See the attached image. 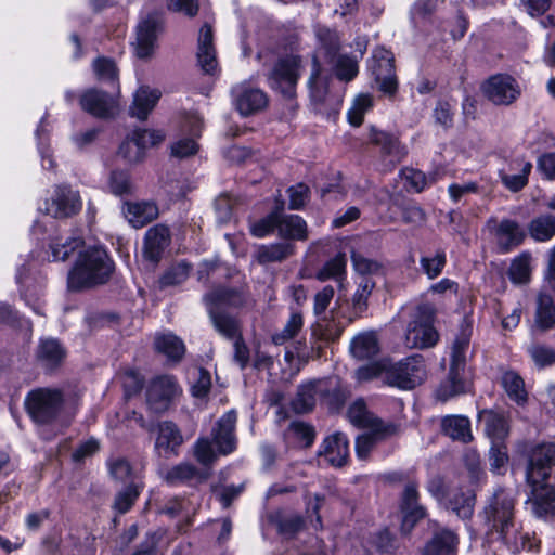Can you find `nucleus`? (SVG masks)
Returning a JSON list of instances; mask_svg holds the SVG:
<instances>
[{
  "instance_id": "obj_33",
  "label": "nucleus",
  "mask_w": 555,
  "mask_h": 555,
  "mask_svg": "<svg viewBox=\"0 0 555 555\" xmlns=\"http://www.w3.org/2000/svg\"><path fill=\"white\" fill-rule=\"evenodd\" d=\"M159 98L160 93L157 90H152L149 87L139 88L133 95V102L130 106V115L140 120H145L155 107Z\"/></svg>"
},
{
  "instance_id": "obj_2",
  "label": "nucleus",
  "mask_w": 555,
  "mask_h": 555,
  "mask_svg": "<svg viewBox=\"0 0 555 555\" xmlns=\"http://www.w3.org/2000/svg\"><path fill=\"white\" fill-rule=\"evenodd\" d=\"M114 263L102 248H87L79 254L75 267L68 273V287L72 291L92 287L107 282Z\"/></svg>"
},
{
  "instance_id": "obj_16",
  "label": "nucleus",
  "mask_w": 555,
  "mask_h": 555,
  "mask_svg": "<svg viewBox=\"0 0 555 555\" xmlns=\"http://www.w3.org/2000/svg\"><path fill=\"white\" fill-rule=\"evenodd\" d=\"M236 412L234 410L228 411L217 421L211 430L212 442L221 455H228L236 449Z\"/></svg>"
},
{
  "instance_id": "obj_12",
  "label": "nucleus",
  "mask_w": 555,
  "mask_h": 555,
  "mask_svg": "<svg viewBox=\"0 0 555 555\" xmlns=\"http://www.w3.org/2000/svg\"><path fill=\"white\" fill-rule=\"evenodd\" d=\"M487 229L495 237L496 245L503 253L516 248L526 237V233L520 224L512 219L498 221L495 217H491L487 221Z\"/></svg>"
},
{
  "instance_id": "obj_59",
  "label": "nucleus",
  "mask_w": 555,
  "mask_h": 555,
  "mask_svg": "<svg viewBox=\"0 0 555 555\" xmlns=\"http://www.w3.org/2000/svg\"><path fill=\"white\" fill-rule=\"evenodd\" d=\"M374 414L371 413L363 400L354 401L348 409V418L357 427L365 428Z\"/></svg>"
},
{
  "instance_id": "obj_57",
  "label": "nucleus",
  "mask_w": 555,
  "mask_h": 555,
  "mask_svg": "<svg viewBox=\"0 0 555 555\" xmlns=\"http://www.w3.org/2000/svg\"><path fill=\"white\" fill-rule=\"evenodd\" d=\"M371 106L372 98L370 95H358L348 111V121L352 126L359 127L363 122L364 114L371 108Z\"/></svg>"
},
{
  "instance_id": "obj_23",
  "label": "nucleus",
  "mask_w": 555,
  "mask_h": 555,
  "mask_svg": "<svg viewBox=\"0 0 555 555\" xmlns=\"http://www.w3.org/2000/svg\"><path fill=\"white\" fill-rule=\"evenodd\" d=\"M208 477V470H201L195 465L188 462L179 463L162 475L163 480L170 486H178L191 481L204 482Z\"/></svg>"
},
{
  "instance_id": "obj_43",
  "label": "nucleus",
  "mask_w": 555,
  "mask_h": 555,
  "mask_svg": "<svg viewBox=\"0 0 555 555\" xmlns=\"http://www.w3.org/2000/svg\"><path fill=\"white\" fill-rule=\"evenodd\" d=\"M317 38L320 42V48L315 54L319 59V54H324L328 61H333L338 54L339 50V38L336 31L324 27L318 26L315 29Z\"/></svg>"
},
{
  "instance_id": "obj_35",
  "label": "nucleus",
  "mask_w": 555,
  "mask_h": 555,
  "mask_svg": "<svg viewBox=\"0 0 555 555\" xmlns=\"http://www.w3.org/2000/svg\"><path fill=\"white\" fill-rule=\"evenodd\" d=\"M442 433L453 440L462 442H470L473 435L470 430V422L462 415L446 416L441 421Z\"/></svg>"
},
{
  "instance_id": "obj_52",
  "label": "nucleus",
  "mask_w": 555,
  "mask_h": 555,
  "mask_svg": "<svg viewBox=\"0 0 555 555\" xmlns=\"http://www.w3.org/2000/svg\"><path fill=\"white\" fill-rule=\"evenodd\" d=\"M530 274V256L528 254H522L512 261L508 275L515 284L528 283Z\"/></svg>"
},
{
  "instance_id": "obj_30",
  "label": "nucleus",
  "mask_w": 555,
  "mask_h": 555,
  "mask_svg": "<svg viewBox=\"0 0 555 555\" xmlns=\"http://www.w3.org/2000/svg\"><path fill=\"white\" fill-rule=\"evenodd\" d=\"M66 356L63 346L56 339H42L37 349V360L46 370H54L62 364Z\"/></svg>"
},
{
  "instance_id": "obj_50",
  "label": "nucleus",
  "mask_w": 555,
  "mask_h": 555,
  "mask_svg": "<svg viewBox=\"0 0 555 555\" xmlns=\"http://www.w3.org/2000/svg\"><path fill=\"white\" fill-rule=\"evenodd\" d=\"M334 66L336 77L343 81L352 80L358 74V62L348 55L337 54L333 61H328Z\"/></svg>"
},
{
  "instance_id": "obj_19",
  "label": "nucleus",
  "mask_w": 555,
  "mask_h": 555,
  "mask_svg": "<svg viewBox=\"0 0 555 555\" xmlns=\"http://www.w3.org/2000/svg\"><path fill=\"white\" fill-rule=\"evenodd\" d=\"M155 449L165 457L178 455V449L183 443V436L178 426L170 422L164 421L156 426Z\"/></svg>"
},
{
  "instance_id": "obj_27",
  "label": "nucleus",
  "mask_w": 555,
  "mask_h": 555,
  "mask_svg": "<svg viewBox=\"0 0 555 555\" xmlns=\"http://www.w3.org/2000/svg\"><path fill=\"white\" fill-rule=\"evenodd\" d=\"M322 454L331 465L344 466L349 455L347 437L340 433L327 437L323 442Z\"/></svg>"
},
{
  "instance_id": "obj_41",
  "label": "nucleus",
  "mask_w": 555,
  "mask_h": 555,
  "mask_svg": "<svg viewBox=\"0 0 555 555\" xmlns=\"http://www.w3.org/2000/svg\"><path fill=\"white\" fill-rule=\"evenodd\" d=\"M528 232L537 242L550 241L555 235V216L542 215L533 218L528 224Z\"/></svg>"
},
{
  "instance_id": "obj_42",
  "label": "nucleus",
  "mask_w": 555,
  "mask_h": 555,
  "mask_svg": "<svg viewBox=\"0 0 555 555\" xmlns=\"http://www.w3.org/2000/svg\"><path fill=\"white\" fill-rule=\"evenodd\" d=\"M501 382L509 399L518 404H525L527 402L528 395L525 389L524 379L519 374L514 371H507L503 373Z\"/></svg>"
},
{
  "instance_id": "obj_47",
  "label": "nucleus",
  "mask_w": 555,
  "mask_h": 555,
  "mask_svg": "<svg viewBox=\"0 0 555 555\" xmlns=\"http://www.w3.org/2000/svg\"><path fill=\"white\" fill-rule=\"evenodd\" d=\"M341 330L332 331L330 328H325L322 325L318 324L312 327L311 332V352L313 358H320L322 356V351L324 346L334 341L339 337Z\"/></svg>"
},
{
  "instance_id": "obj_49",
  "label": "nucleus",
  "mask_w": 555,
  "mask_h": 555,
  "mask_svg": "<svg viewBox=\"0 0 555 555\" xmlns=\"http://www.w3.org/2000/svg\"><path fill=\"white\" fill-rule=\"evenodd\" d=\"M375 287V282L369 278H364L358 285L352 297V315L359 318L367 309V300Z\"/></svg>"
},
{
  "instance_id": "obj_11",
  "label": "nucleus",
  "mask_w": 555,
  "mask_h": 555,
  "mask_svg": "<svg viewBox=\"0 0 555 555\" xmlns=\"http://www.w3.org/2000/svg\"><path fill=\"white\" fill-rule=\"evenodd\" d=\"M482 92L495 105H509L520 95V88L512 76L498 74L482 85Z\"/></svg>"
},
{
  "instance_id": "obj_4",
  "label": "nucleus",
  "mask_w": 555,
  "mask_h": 555,
  "mask_svg": "<svg viewBox=\"0 0 555 555\" xmlns=\"http://www.w3.org/2000/svg\"><path fill=\"white\" fill-rule=\"evenodd\" d=\"M63 401L61 390L38 388L27 395L25 405L28 414L36 423L49 424L57 416Z\"/></svg>"
},
{
  "instance_id": "obj_29",
  "label": "nucleus",
  "mask_w": 555,
  "mask_h": 555,
  "mask_svg": "<svg viewBox=\"0 0 555 555\" xmlns=\"http://www.w3.org/2000/svg\"><path fill=\"white\" fill-rule=\"evenodd\" d=\"M457 537L450 530L436 532L421 551V555H456Z\"/></svg>"
},
{
  "instance_id": "obj_55",
  "label": "nucleus",
  "mask_w": 555,
  "mask_h": 555,
  "mask_svg": "<svg viewBox=\"0 0 555 555\" xmlns=\"http://www.w3.org/2000/svg\"><path fill=\"white\" fill-rule=\"evenodd\" d=\"M119 155L130 164H138L145 157V153L139 145L134 135L129 134L119 146Z\"/></svg>"
},
{
  "instance_id": "obj_63",
  "label": "nucleus",
  "mask_w": 555,
  "mask_h": 555,
  "mask_svg": "<svg viewBox=\"0 0 555 555\" xmlns=\"http://www.w3.org/2000/svg\"><path fill=\"white\" fill-rule=\"evenodd\" d=\"M388 369V363L376 362L369 365L359 367L356 371V377L359 382H369L376 377H382L385 382V371Z\"/></svg>"
},
{
  "instance_id": "obj_18",
  "label": "nucleus",
  "mask_w": 555,
  "mask_h": 555,
  "mask_svg": "<svg viewBox=\"0 0 555 555\" xmlns=\"http://www.w3.org/2000/svg\"><path fill=\"white\" fill-rule=\"evenodd\" d=\"M417 485L410 481L404 487L400 505L403 514L402 531L405 533H409L415 524L426 515L425 508L417 503Z\"/></svg>"
},
{
  "instance_id": "obj_7",
  "label": "nucleus",
  "mask_w": 555,
  "mask_h": 555,
  "mask_svg": "<svg viewBox=\"0 0 555 555\" xmlns=\"http://www.w3.org/2000/svg\"><path fill=\"white\" fill-rule=\"evenodd\" d=\"M525 452L528 459L527 481L532 485L545 481L555 465V444L552 442L539 443L528 448Z\"/></svg>"
},
{
  "instance_id": "obj_37",
  "label": "nucleus",
  "mask_w": 555,
  "mask_h": 555,
  "mask_svg": "<svg viewBox=\"0 0 555 555\" xmlns=\"http://www.w3.org/2000/svg\"><path fill=\"white\" fill-rule=\"evenodd\" d=\"M483 422L487 435L493 439H504L509 431L507 417L493 410H483L478 415Z\"/></svg>"
},
{
  "instance_id": "obj_3",
  "label": "nucleus",
  "mask_w": 555,
  "mask_h": 555,
  "mask_svg": "<svg viewBox=\"0 0 555 555\" xmlns=\"http://www.w3.org/2000/svg\"><path fill=\"white\" fill-rule=\"evenodd\" d=\"M436 309L430 305L417 307L413 320L409 323L404 344L409 348L425 349L434 347L439 334L434 327Z\"/></svg>"
},
{
  "instance_id": "obj_58",
  "label": "nucleus",
  "mask_w": 555,
  "mask_h": 555,
  "mask_svg": "<svg viewBox=\"0 0 555 555\" xmlns=\"http://www.w3.org/2000/svg\"><path fill=\"white\" fill-rule=\"evenodd\" d=\"M190 273V266L186 262H180L168 269L159 279L162 287L175 286L184 282Z\"/></svg>"
},
{
  "instance_id": "obj_28",
  "label": "nucleus",
  "mask_w": 555,
  "mask_h": 555,
  "mask_svg": "<svg viewBox=\"0 0 555 555\" xmlns=\"http://www.w3.org/2000/svg\"><path fill=\"white\" fill-rule=\"evenodd\" d=\"M369 140L372 144L379 146L385 156L391 157V162L399 163L406 155L405 147L388 132L371 128Z\"/></svg>"
},
{
  "instance_id": "obj_39",
  "label": "nucleus",
  "mask_w": 555,
  "mask_h": 555,
  "mask_svg": "<svg viewBox=\"0 0 555 555\" xmlns=\"http://www.w3.org/2000/svg\"><path fill=\"white\" fill-rule=\"evenodd\" d=\"M295 246L292 243H274L262 245L256 251V259L260 264L281 262L294 254Z\"/></svg>"
},
{
  "instance_id": "obj_36",
  "label": "nucleus",
  "mask_w": 555,
  "mask_h": 555,
  "mask_svg": "<svg viewBox=\"0 0 555 555\" xmlns=\"http://www.w3.org/2000/svg\"><path fill=\"white\" fill-rule=\"evenodd\" d=\"M472 328L468 324L462 325L460 333L456 335L451 350L450 369L464 371L466 365V356L469 348Z\"/></svg>"
},
{
  "instance_id": "obj_62",
  "label": "nucleus",
  "mask_w": 555,
  "mask_h": 555,
  "mask_svg": "<svg viewBox=\"0 0 555 555\" xmlns=\"http://www.w3.org/2000/svg\"><path fill=\"white\" fill-rule=\"evenodd\" d=\"M132 134L144 153H146L147 149L158 145L165 139V134L160 130L135 129L132 131Z\"/></svg>"
},
{
  "instance_id": "obj_34",
  "label": "nucleus",
  "mask_w": 555,
  "mask_h": 555,
  "mask_svg": "<svg viewBox=\"0 0 555 555\" xmlns=\"http://www.w3.org/2000/svg\"><path fill=\"white\" fill-rule=\"evenodd\" d=\"M207 311L215 330L227 339H234L242 334L240 322L224 310L212 306Z\"/></svg>"
},
{
  "instance_id": "obj_48",
  "label": "nucleus",
  "mask_w": 555,
  "mask_h": 555,
  "mask_svg": "<svg viewBox=\"0 0 555 555\" xmlns=\"http://www.w3.org/2000/svg\"><path fill=\"white\" fill-rule=\"evenodd\" d=\"M304 319L301 312H293L287 320L285 326L272 335L271 339L274 345L281 346L293 339L301 331Z\"/></svg>"
},
{
  "instance_id": "obj_25",
  "label": "nucleus",
  "mask_w": 555,
  "mask_h": 555,
  "mask_svg": "<svg viewBox=\"0 0 555 555\" xmlns=\"http://www.w3.org/2000/svg\"><path fill=\"white\" fill-rule=\"evenodd\" d=\"M278 235L286 240L306 241L308 228L306 221L298 215H286L278 209Z\"/></svg>"
},
{
  "instance_id": "obj_1",
  "label": "nucleus",
  "mask_w": 555,
  "mask_h": 555,
  "mask_svg": "<svg viewBox=\"0 0 555 555\" xmlns=\"http://www.w3.org/2000/svg\"><path fill=\"white\" fill-rule=\"evenodd\" d=\"M483 516L489 531L496 532L514 552L524 546V538L519 541L515 528V498L511 491L496 489L483 508Z\"/></svg>"
},
{
  "instance_id": "obj_54",
  "label": "nucleus",
  "mask_w": 555,
  "mask_h": 555,
  "mask_svg": "<svg viewBox=\"0 0 555 555\" xmlns=\"http://www.w3.org/2000/svg\"><path fill=\"white\" fill-rule=\"evenodd\" d=\"M447 256L443 250H437L433 257H422L420 264L428 279L433 280L439 276L446 267Z\"/></svg>"
},
{
  "instance_id": "obj_56",
  "label": "nucleus",
  "mask_w": 555,
  "mask_h": 555,
  "mask_svg": "<svg viewBox=\"0 0 555 555\" xmlns=\"http://www.w3.org/2000/svg\"><path fill=\"white\" fill-rule=\"evenodd\" d=\"M108 186L111 192L117 196L130 195L133 192L130 176L122 170H114L111 173Z\"/></svg>"
},
{
  "instance_id": "obj_22",
  "label": "nucleus",
  "mask_w": 555,
  "mask_h": 555,
  "mask_svg": "<svg viewBox=\"0 0 555 555\" xmlns=\"http://www.w3.org/2000/svg\"><path fill=\"white\" fill-rule=\"evenodd\" d=\"M247 295L243 289L231 288V287H217L204 296L206 308L212 306L217 309L223 310V308H241L247 304Z\"/></svg>"
},
{
  "instance_id": "obj_6",
  "label": "nucleus",
  "mask_w": 555,
  "mask_h": 555,
  "mask_svg": "<svg viewBox=\"0 0 555 555\" xmlns=\"http://www.w3.org/2000/svg\"><path fill=\"white\" fill-rule=\"evenodd\" d=\"M301 59L298 55H285L276 61L270 75V86L286 98H294L300 77Z\"/></svg>"
},
{
  "instance_id": "obj_10",
  "label": "nucleus",
  "mask_w": 555,
  "mask_h": 555,
  "mask_svg": "<svg viewBox=\"0 0 555 555\" xmlns=\"http://www.w3.org/2000/svg\"><path fill=\"white\" fill-rule=\"evenodd\" d=\"M179 393L180 388L176 378L171 375H162L150 382L146 401L153 411L164 412Z\"/></svg>"
},
{
  "instance_id": "obj_60",
  "label": "nucleus",
  "mask_w": 555,
  "mask_h": 555,
  "mask_svg": "<svg viewBox=\"0 0 555 555\" xmlns=\"http://www.w3.org/2000/svg\"><path fill=\"white\" fill-rule=\"evenodd\" d=\"M139 494L140 491L137 486H127L124 490L116 494L114 508L120 514L127 513L138 499Z\"/></svg>"
},
{
  "instance_id": "obj_13",
  "label": "nucleus",
  "mask_w": 555,
  "mask_h": 555,
  "mask_svg": "<svg viewBox=\"0 0 555 555\" xmlns=\"http://www.w3.org/2000/svg\"><path fill=\"white\" fill-rule=\"evenodd\" d=\"M171 236L169 228L164 224L151 227L144 234L142 257L147 266L154 269L170 245Z\"/></svg>"
},
{
  "instance_id": "obj_17",
  "label": "nucleus",
  "mask_w": 555,
  "mask_h": 555,
  "mask_svg": "<svg viewBox=\"0 0 555 555\" xmlns=\"http://www.w3.org/2000/svg\"><path fill=\"white\" fill-rule=\"evenodd\" d=\"M310 96L312 102L318 106L319 111H323V106H328L335 111L340 105L338 96H332L327 90V78L321 76V65L317 55L312 59L311 75L308 80Z\"/></svg>"
},
{
  "instance_id": "obj_51",
  "label": "nucleus",
  "mask_w": 555,
  "mask_h": 555,
  "mask_svg": "<svg viewBox=\"0 0 555 555\" xmlns=\"http://www.w3.org/2000/svg\"><path fill=\"white\" fill-rule=\"evenodd\" d=\"M193 455L199 464L207 467L212 465L220 454L217 449H214L209 438L202 437L193 447Z\"/></svg>"
},
{
  "instance_id": "obj_45",
  "label": "nucleus",
  "mask_w": 555,
  "mask_h": 555,
  "mask_svg": "<svg viewBox=\"0 0 555 555\" xmlns=\"http://www.w3.org/2000/svg\"><path fill=\"white\" fill-rule=\"evenodd\" d=\"M365 428L369 429L367 434L378 442L386 441L399 435L401 430L400 424L391 421H384L376 415L373 416Z\"/></svg>"
},
{
  "instance_id": "obj_26",
  "label": "nucleus",
  "mask_w": 555,
  "mask_h": 555,
  "mask_svg": "<svg viewBox=\"0 0 555 555\" xmlns=\"http://www.w3.org/2000/svg\"><path fill=\"white\" fill-rule=\"evenodd\" d=\"M124 215L133 228L140 229L158 217V208L152 202H128Z\"/></svg>"
},
{
  "instance_id": "obj_53",
  "label": "nucleus",
  "mask_w": 555,
  "mask_h": 555,
  "mask_svg": "<svg viewBox=\"0 0 555 555\" xmlns=\"http://www.w3.org/2000/svg\"><path fill=\"white\" fill-rule=\"evenodd\" d=\"M346 255L338 254L330 259L324 267L317 273V279L326 281L328 279H341L346 271Z\"/></svg>"
},
{
  "instance_id": "obj_21",
  "label": "nucleus",
  "mask_w": 555,
  "mask_h": 555,
  "mask_svg": "<svg viewBox=\"0 0 555 555\" xmlns=\"http://www.w3.org/2000/svg\"><path fill=\"white\" fill-rule=\"evenodd\" d=\"M212 29L208 24L203 25L198 35L197 63L205 74L214 75L218 70V61L214 47Z\"/></svg>"
},
{
  "instance_id": "obj_64",
  "label": "nucleus",
  "mask_w": 555,
  "mask_h": 555,
  "mask_svg": "<svg viewBox=\"0 0 555 555\" xmlns=\"http://www.w3.org/2000/svg\"><path fill=\"white\" fill-rule=\"evenodd\" d=\"M276 220L278 209L255 222L250 227L251 234L256 237H264L266 235L276 231Z\"/></svg>"
},
{
  "instance_id": "obj_44",
  "label": "nucleus",
  "mask_w": 555,
  "mask_h": 555,
  "mask_svg": "<svg viewBox=\"0 0 555 555\" xmlns=\"http://www.w3.org/2000/svg\"><path fill=\"white\" fill-rule=\"evenodd\" d=\"M317 383L309 382L298 387L296 397L292 401L295 413L304 414L310 412L315 404Z\"/></svg>"
},
{
  "instance_id": "obj_24",
  "label": "nucleus",
  "mask_w": 555,
  "mask_h": 555,
  "mask_svg": "<svg viewBox=\"0 0 555 555\" xmlns=\"http://www.w3.org/2000/svg\"><path fill=\"white\" fill-rule=\"evenodd\" d=\"M532 164L521 158L514 159L509 164L508 171L502 169L499 175L504 186L511 192H518L528 183Z\"/></svg>"
},
{
  "instance_id": "obj_46",
  "label": "nucleus",
  "mask_w": 555,
  "mask_h": 555,
  "mask_svg": "<svg viewBox=\"0 0 555 555\" xmlns=\"http://www.w3.org/2000/svg\"><path fill=\"white\" fill-rule=\"evenodd\" d=\"M461 370L450 369L449 376L437 389V398L441 401H447L465 391V384L461 377Z\"/></svg>"
},
{
  "instance_id": "obj_14",
  "label": "nucleus",
  "mask_w": 555,
  "mask_h": 555,
  "mask_svg": "<svg viewBox=\"0 0 555 555\" xmlns=\"http://www.w3.org/2000/svg\"><path fill=\"white\" fill-rule=\"evenodd\" d=\"M81 207L79 193L64 185L57 186L46 204L47 214L57 219L72 217L78 214Z\"/></svg>"
},
{
  "instance_id": "obj_20",
  "label": "nucleus",
  "mask_w": 555,
  "mask_h": 555,
  "mask_svg": "<svg viewBox=\"0 0 555 555\" xmlns=\"http://www.w3.org/2000/svg\"><path fill=\"white\" fill-rule=\"evenodd\" d=\"M235 105L238 112L248 116L264 108L268 104L267 95L259 89L240 85L233 88Z\"/></svg>"
},
{
  "instance_id": "obj_8",
  "label": "nucleus",
  "mask_w": 555,
  "mask_h": 555,
  "mask_svg": "<svg viewBox=\"0 0 555 555\" xmlns=\"http://www.w3.org/2000/svg\"><path fill=\"white\" fill-rule=\"evenodd\" d=\"M370 69L374 76L377 88L389 95H393L398 89V79L395 68V56L385 48H376L372 55Z\"/></svg>"
},
{
  "instance_id": "obj_15",
  "label": "nucleus",
  "mask_w": 555,
  "mask_h": 555,
  "mask_svg": "<svg viewBox=\"0 0 555 555\" xmlns=\"http://www.w3.org/2000/svg\"><path fill=\"white\" fill-rule=\"evenodd\" d=\"M80 106L96 118H113L118 114L117 101L98 89H89L80 96Z\"/></svg>"
},
{
  "instance_id": "obj_9",
  "label": "nucleus",
  "mask_w": 555,
  "mask_h": 555,
  "mask_svg": "<svg viewBox=\"0 0 555 555\" xmlns=\"http://www.w3.org/2000/svg\"><path fill=\"white\" fill-rule=\"evenodd\" d=\"M162 25V15L157 12L147 14L138 24L134 51L139 59L146 60L154 54Z\"/></svg>"
},
{
  "instance_id": "obj_40",
  "label": "nucleus",
  "mask_w": 555,
  "mask_h": 555,
  "mask_svg": "<svg viewBox=\"0 0 555 555\" xmlns=\"http://www.w3.org/2000/svg\"><path fill=\"white\" fill-rule=\"evenodd\" d=\"M83 242L78 237L55 238L49 244V260L65 261L77 249L82 246Z\"/></svg>"
},
{
  "instance_id": "obj_38",
  "label": "nucleus",
  "mask_w": 555,
  "mask_h": 555,
  "mask_svg": "<svg viewBox=\"0 0 555 555\" xmlns=\"http://www.w3.org/2000/svg\"><path fill=\"white\" fill-rule=\"evenodd\" d=\"M534 323L541 331H547L555 326V305L551 295L545 293L538 295Z\"/></svg>"
},
{
  "instance_id": "obj_32",
  "label": "nucleus",
  "mask_w": 555,
  "mask_h": 555,
  "mask_svg": "<svg viewBox=\"0 0 555 555\" xmlns=\"http://www.w3.org/2000/svg\"><path fill=\"white\" fill-rule=\"evenodd\" d=\"M156 351L171 362H180L185 353V345L181 338L172 333L157 334L154 338Z\"/></svg>"
},
{
  "instance_id": "obj_61",
  "label": "nucleus",
  "mask_w": 555,
  "mask_h": 555,
  "mask_svg": "<svg viewBox=\"0 0 555 555\" xmlns=\"http://www.w3.org/2000/svg\"><path fill=\"white\" fill-rule=\"evenodd\" d=\"M452 509L461 518H469L474 512L475 494L470 491L455 495L451 501Z\"/></svg>"
},
{
  "instance_id": "obj_5",
  "label": "nucleus",
  "mask_w": 555,
  "mask_h": 555,
  "mask_svg": "<svg viewBox=\"0 0 555 555\" xmlns=\"http://www.w3.org/2000/svg\"><path fill=\"white\" fill-rule=\"evenodd\" d=\"M425 377V362L418 354L388 364V369L385 371V383L401 389H413L422 384Z\"/></svg>"
},
{
  "instance_id": "obj_31",
  "label": "nucleus",
  "mask_w": 555,
  "mask_h": 555,
  "mask_svg": "<svg viewBox=\"0 0 555 555\" xmlns=\"http://www.w3.org/2000/svg\"><path fill=\"white\" fill-rule=\"evenodd\" d=\"M350 352L358 360H370L379 352V343L375 332L367 331L356 335L350 343Z\"/></svg>"
}]
</instances>
